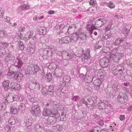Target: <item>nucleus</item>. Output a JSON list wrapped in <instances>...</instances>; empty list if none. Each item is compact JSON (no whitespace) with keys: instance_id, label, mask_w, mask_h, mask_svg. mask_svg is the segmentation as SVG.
Returning a JSON list of instances; mask_svg holds the SVG:
<instances>
[{"instance_id":"nucleus-30","label":"nucleus","mask_w":132,"mask_h":132,"mask_svg":"<svg viewBox=\"0 0 132 132\" xmlns=\"http://www.w3.org/2000/svg\"><path fill=\"white\" fill-rule=\"evenodd\" d=\"M121 41L123 42V41L118 38L116 40L115 42V44L116 45H118L121 43Z\"/></svg>"},{"instance_id":"nucleus-59","label":"nucleus","mask_w":132,"mask_h":132,"mask_svg":"<svg viewBox=\"0 0 132 132\" xmlns=\"http://www.w3.org/2000/svg\"><path fill=\"white\" fill-rule=\"evenodd\" d=\"M43 53H44L43 54L44 55L47 54V51L46 50H45L43 51Z\"/></svg>"},{"instance_id":"nucleus-15","label":"nucleus","mask_w":132,"mask_h":132,"mask_svg":"<svg viewBox=\"0 0 132 132\" xmlns=\"http://www.w3.org/2000/svg\"><path fill=\"white\" fill-rule=\"evenodd\" d=\"M86 28L89 31L93 30L96 29V28L93 24H87L86 26Z\"/></svg>"},{"instance_id":"nucleus-39","label":"nucleus","mask_w":132,"mask_h":132,"mask_svg":"<svg viewBox=\"0 0 132 132\" xmlns=\"http://www.w3.org/2000/svg\"><path fill=\"white\" fill-rule=\"evenodd\" d=\"M79 98L78 96H74L72 98L73 101H78L79 100Z\"/></svg>"},{"instance_id":"nucleus-10","label":"nucleus","mask_w":132,"mask_h":132,"mask_svg":"<svg viewBox=\"0 0 132 132\" xmlns=\"http://www.w3.org/2000/svg\"><path fill=\"white\" fill-rule=\"evenodd\" d=\"M46 121L48 124L53 125L56 122V118L52 116H50L47 118Z\"/></svg>"},{"instance_id":"nucleus-47","label":"nucleus","mask_w":132,"mask_h":132,"mask_svg":"<svg viewBox=\"0 0 132 132\" xmlns=\"http://www.w3.org/2000/svg\"><path fill=\"white\" fill-rule=\"evenodd\" d=\"M89 4L90 5L94 6L95 5V3L94 1L91 0L90 1Z\"/></svg>"},{"instance_id":"nucleus-45","label":"nucleus","mask_w":132,"mask_h":132,"mask_svg":"<svg viewBox=\"0 0 132 132\" xmlns=\"http://www.w3.org/2000/svg\"><path fill=\"white\" fill-rule=\"evenodd\" d=\"M28 33H29L30 34L29 36V38H31L33 35V33L32 32H31L30 31H28L27 34H26V35H27Z\"/></svg>"},{"instance_id":"nucleus-53","label":"nucleus","mask_w":132,"mask_h":132,"mask_svg":"<svg viewBox=\"0 0 132 132\" xmlns=\"http://www.w3.org/2000/svg\"><path fill=\"white\" fill-rule=\"evenodd\" d=\"M61 54L64 56V54H66L67 55V57L69 56V55H68V53L66 52L63 51L62 53Z\"/></svg>"},{"instance_id":"nucleus-40","label":"nucleus","mask_w":132,"mask_h":132,"mask_svg":"<svg viewBox=\"0 0 132 132\" xmlns=\"http://www.w3.org/2000/svg\"><path fill=\"white\" fill-rule=\"evenodd\" d=\"M100 20L101 22L102 25L106 22V20L105 19H100Z\"/></svg>"},{"instance_id":"nucleus-57","label":"nucleus","mask_w":132,"mask_h":132,"mask_svg":"<svg viewBox=\"0 0 132 132\" xmlns=\"http://www.w3.org/2000/svg\"><path fill=\"white\" fill-rule=\"evenodd\" d=\"M97 10V9L96 7H94L92 8V11L93 13H95Z\"/></svg>"},{"instance_id":"nucleus-37","label":"nucleus","mask_w":132,"mask_h":132,"mask_svg":"<svg viewBox=\"0 0 132 132\" xmlns=\"http://www.w3.org/2000/svg\"><path fill=\"white\" fill-rule=\"evenodd\" d=\"M39 34L40 35H43L44 33V29H43V28H41L39 29Z\"/></svg>"},{"instance_id":"nucleus-5","label":"nucleus","mask_w":132,"mask_h":132,"mask_svg":"<svg viewBox=\"0 0 132 132\" xmlns=\"http://www.w3.org/2000/svg\"><path fill=\"white\" fill-rule=\"evenodd\" d=\"M117 100L119 101L120 103H123L127 102L128 101V97L125 94L120 93L117 97Z\"/></svg>"},{"instance_id":"nucleus-58","label":"nucleus","mask_w":132,"mask_h":132,"mask_svg":"<svg viewBox=\"0 0 132 132\" xmlns=\"http://www.w3.org/2000/svg\"><path fill=\"white\" fill-rule=\"evenodd\" d=\"M23 7V10L27 9H28L29 7V6L28 5H26L24 6Z\"/></svg>"},{"instance_id":"nucleus-54","label":"nucleus","mask_w":132,"mask_h":132,"mask_svg":"<svg viewBox=\"0 0 132 132\" xmlns=\"http://www.w3.org/2000/svg\"><path fill=\"white\" fill-rule=\"evenodd\" d=\"M81 100L83 102V104H84L87 105V102L86 101H85L84 99L83 98Z\"/></svg>"},{"instance_id":"nucleus-4","label":"nucleus","mask_w":132,"mask_h":132,"mask_svg":"<svg viewBox=\"0 0 132 132\" xmlns=\"http://www.w3.org/2000/svg\"><path fill=\"white\" fill-rule=\"evenodd\" d=\"M31 89L34 91L39 90L40 88V86L38 82L34 79L31 81V84L29 85Z\"/></svg>"},{"instance_id":"nucleus-34","label":"nucleus","mask_w":132,"mask_h":132,"mask_svg":"<svg viewBox=\"0 0 132 132\" xmlns=\"http://www.w3.org/2000/svg\"><path fill=\"white\" fill-rule=\"evenodd\" d=\"M100 127L98 126L95 127L93 129V130L94 132H95L96 131H97V132H98L100 130Z\"/></svg>"},{"instance_id":"nucleus-29","label":"nucleus","mask_w":132,"mask_h":132,"mask_svg":"<svg viewBox=\"0 0 132 132\" xmlns=\"http://www.w3.org/2000/svg\"><path fill=\"white\" fill-rule=\"evenodd\" d=\"M10 17L7 16H5L4 18V21L5 22H7V23H9L10 24H11V23H10Z\"/></svg>"},{"instance_id":"nucleus-60","label":"nucleus","mask_w":132,"mask_h":132,"mask_svg":"<svg viewBox=\"0 0 132 132\" xmlns=\"http://www.w3.org/2000/svg\"><path fill=\"white\" fill-rule=\"evenodd\" d=\"M106 130V129H104L103 130L102 129L100 131V132H108Z\"/></svg>"},{"instance_id":"nucleus-26","label":"nucleus","mask_w":132,"mask_h":132,"mask_svg":"<svg viewBox=\"0 0 132 132\" xmlns=\"http://www.w3.org/2000/svg\"><path fill=\"white\" fill-rule=\"evenodd\" d=\"M19 100L21 102H22L23 103H26L27 102V101L23 96H21L19 98Z\"/></svg>"},{"instance_id":"nucleus-23","label":"nucleus","mask_w":132,"mask_h":132,"mask_svg":"<svg viewBox=\"0 0 132 132\" xmlns=\"http://www.w3.org/2000/svg\"><path fill=\"white\" fill-rule=\"evenodd\" d=\"M9 123L11 124H14L15 123V120L14 118L13 117H11L9 120Z\"/></svg>"},{"instance_id":"nucleus-17","label":"nucleus","mask_w":132,"mask_h":132,"mask_svg":"<svg viewBox=\"0 0 132 132\" xmlns=\"http://www.w3.org/2000/svg\"><path fill=\"white\" fill-rule=\"evenodd\" d=\"M51 132V131L48 129H46L43 126H41L38 132Z\"/></svg>"},{"instance_id":"nucleus-51","label":"nucleus","mask_w":132,"mask_h":132,"mask_svg":"<svg viewBox=\"0 0 132 132\" xmlns=\"http://www.w3.org/2000/svg\"><path fill=\"white\" fill-rule=\"evenodd\" d=\"M82 104L83 102H82V101L81 100L78 103H77V105L78 106H80L82 105Z\"/></svg>"},{"instance_id":"nucleus-20","label":"nucleus","mask_w":132,"mask_h":132,"mask_svg":"<svg viewBox=\"0 0 132 132\" xmlns=\"http://www.w3.org/2000/svg\"><path fill=\"white\" fill-rule=\"evenodd\" d=\"M122 69H119L118 70V72H117L116 74V76L117 77V78H119L121 76V75L123 73V72L122 71Z\"/></svg>"},{"instance_id":"nucleus-62","label":"nucleus","mask_w":132,"mask_h":132,"mask_svg":"<svg viewBox=\"0 0 132 132\" xmlns=\"http://www.w3.org/2000/svg\"><path fill=\"white\" fill-rule=\"evenodd\" d=\"M3 118L0 117V123H2L3 122Z\"/></svg>"},{"instance_id":"nucleus-8","label":"nucleus","mask_w":132,"mask_h":132,"mask_svg":"<svg viewBox=\"0 0 132 132\" xmlns=\"http://www.w3.org/2000/svg\"><path fill=\"white\" fill-rule=\"evenodd\" d=\"M21 88L20 85L16 83L12 82L11 83V89L13 90H19Z\"/></svg>"},{"instance_id":"nucleus-22","label":"nucleus","mask_w":132,"mask_h":132,"mask_svg":"<svg viewBox=\"0 0 132 132\" xmlns=\"http://www.w3.org/2000/svg\"><path fill=\"white\" fill-rule=\"evenodd\" d=\"M31 122L32 120H31L28 119H27L26 121H25L26 126L28 127L31 125H32Z\"/></svg>"},{"instance_id":"nucleus-42","label":"nucleus","mask_w":132,"mask_h":132,"mask_svg":"<svg viewBox=\"0 0 132 132\" xmlns=\"http://www.w3.org/2000/svg\"><path fill=\"white\" fill-rule=\"evenodd\" d=\"M98 122L99 125L101 126H103L104 125V121L103 120H100Z\"/></svg>"},{"instance_id":"nucleus-56","label":"nucleus","mask_w":132,"mask_h":132,"mask_svg":"<svg viewBox=\"0 0 132 132\" xmlns=\"http://www.w3.org/2000/svg\"><path fill=\"white\" fill-rule=\"evenodd\" d=\"M54 13V11H50L48 12V13L50 14H53Z\"/></svg>"},{"instance_id":"nucleus-3","label":"nucleus","mask_w":132,"mask_h":132,"mask_svg":"<svg viewBox=\"0 0 132 132\" xmlns=\"http://www.w3.org/2000/svg\"><path fill=\"white\" fill-rule=\"evenodd\" d=\"M39 70L38 67L36 65H33L28 67L26 71H27V73L30 74V73H37Z\"/></svg>"},{"instance_id":"nucleus-43","label":"nucleus","mask_w":132,"mask_h":132,"mask_svg":"<svg viewBox=\"0 0 132 132\" xmlns=\"http://www.w3.org/2000/svg\"><path fill=\"white\" fill-rule=\"evenodd\" d=\"M24 103H21L20 105L19 106L18 109L20 111H21L22 110V109L23 105V104Z\"/></svg>"},{"instance_id":"nucleus-13","label":"nucleus","mask_w":132,"mask_h":132,"mask_svg":"<svg viewBox=\"0 0 132 132\" xmlns=\"http://www.w3.org/2000/svg\"><path fill=\"white\" fill-rule=\"evenodd\" d=\"M15 64L16 66H17L19 68H21L22 65V62L21 60V59L16 58Z\"/></svg>"},{"instance_id":"nucleus-24","label":"nucleus","mask_w":132,"mask_h":132,"mask_svg":"<svg viewBox=\"0 0 132 132\" xmlns=\"http://www.w3.org/2000/svg\"><path fill=\"white\" fill-rule=\"evenodd\" d=\"M95 24L97 27H100L102 25L101 22L100 21V19L95 22Z\"/></svg>"},{"instance_id":"nucleus-55","label":"nucleus","mask_w":132,"mask_h":132,"mask_svg":"<svg viewBox=\"0 0 132 132\" xmlns=\"http://www.w3.org/2000/svg\"><path fill=\"white\" fill-rule=\"evenodd\" d=\"M81 100L83 102V104H84L87 105V102L86 101H85L84 99L83 98Z\"/></svg>"},{"instance_id":"nucleus-14","label":"nucleus","mask_w":132,"mask_h":132,"mask_svg":"<svg viewBox=\"0 0 132 132\" xmlns=\"http://www.w3.org/2000/svg\"><path fill=\"white\" fill-rule=\"evenodd\" d=\"M18 110L17 109L13 106H11L10 107V112L12 114H16L18 113Z\"/></svg>"},{"instance_id":"nucleus-11","label":"nucleus","mask_w":132,"mask_h":132,"mask_svg":"<svg viewBox=\"0 0 132 132\" xmlns=\"http://www.w3.org/2000/svg\"><path fill=\"white\" fill-rule=\"evenodd\" d=\"M10 82V81L8 80H5L3 82V86L5 90H7L9 89Z\"/></svg>"},{"instance_id":"nucleus-31","label":"nucleus","mask_w":132,"mask_h":132,"mask_svg":"<svg viewBox=\"0 0 132 132\" xmlns=\"http://www.w3.org/2000/svg\"><path fill=\"white\" fill-rule=\"evenodd\" d=\"M19 48L21 50H23L24 48V46L23 44V43L22 42H20L19 43Z\"/></svg>"},{"instance_id":"nucleus-49","label":"nucleus","mask_w":132,"mask_h":132,"mask_svg":"<svg viewBox=\"0 0 132 132\" xmlns=\"http://www.w3.org/2000/svg\"><path fill=\"white\" fill-rule=\"evenodd\" d=\"M97 99V96H95L93 97L92 98V100L93 101H95V102H96Z\"/></svg>"},{"instance_id":"nucleus-9","label":"nucleus","mask_w":132,"mask_h":132,"mask_svg":"<svg viewBox=\"0 0 132 132\" xmlns=\"http://www.w3.org/2000/svg\"><path fill=\"white\" fill-rule=\"evenodd\" d=\"M71 42L70 38L68 36L62 38L59 41V43L61 44L69 43Z\"/></svg>"},{"instance_id":"nucleus-19","label":"nucleus","mask_w":132,"mask_h":132,"mask_svg":"<svg viewBox=\"0 0 132 132\" xmlns=\"http://www.w3.org/2000/svg\"><path fill=\"white\" fill-rule=\"evenodd\" d=\"M53 88H54L52 86H49L48 88V91H47L48 93V92H50L51 93H48V94H50V95H52L53 94Z\"/></svg>"},{"instance_id":"nucleus-2","label":"nucleus","mask_w":132,"mask_h":132,"mask_svg":"<svg viewBox=\"0 0 132 132\" xmlns=\"http://www.w3.org/2000/svg\"><path fill=\"white\" fill-rule=\"evenodd\" d=\"M52 114L55 115L57 117H59L60 116L57 110H56L54 111H51L50 110L46 108L44 109L43 112V116L48 117Z\"/></svg>"},{"instance_id":"nucleus-32","label":"nucleus","mask_w":132,"mask_h":132,"mask_svg":"<svg viewBox=\"0 0 132 132\" xmlns=\"http://www.w3.org/2000/svg\"><path fill=\"white\" fill-rule=\"evenodd\" d=\"M2 101V103L5 104V105L8 104L9 103V101L6 97H5L3 99Z\"/></svg>"},{"instance_id":"nucleus-12","label":"nucleus","mask_w":132,"mask_h":132,"mask_svg":"<svg viewBox=\"0 0 132 132\" xmlns=\"http://www.w3.org/2000/svg\"><path fill=\"white\" fill-rule=\"evenodd\" d=\"M23 76L22 74L20 73H16L14 75V78L19 82H20L22 80Z\"/></svg>"},{"instance_id":"nucleus-7","label":"nucleus","mask_w":132,"mask_h":132,"mask_svg":"<svg viewBox=\"0 0 132 132\" xmlns=\"http://www.w3.org/2000/svg\"><path fill=\"white\" fill-rule=\"evenodd\" d=\"M108 103V102L107 101H104L103 102L101 101L98 103V106L99 109L100 110H104L106 109V105Z\"/></svg>"},{"instance_id":"nucleus-63","label":"nucleus","mask_w":132,"mask_h":132,"mask_svg":"<svg viewBox=\"0 0 132 132\" xmlns=\"http://www.w3.org/2000/svg\"><path fill=\"white\" fill-rule=\"evenodd\" d=\"M30 99L31 102H34V98H32Z\"/></svg>"},{"instance_id":"nucleus-61","label":"nucleus","mask_w":132,"mask_h":132,"mask_svg":"<svg viewBox=\"0 0 132 132\" xmlns=\"http://www.w3.org/2000/svg\"><path fill=\"white\" fill-rule=\"evenodd\" d=\"M123 85H124L125 86H128L129 85V84L128 83H124Z\"/></svg>"},{"instance_id":"nucleus-38","label":"nucleus","mask_w":132,"mask_h":132,"mask_svg":"<svg viewBox=\"0 0 132 132\" xmlns=\"http://www.w3.org/2000/svg\"><path fill=\"white\" fill-rule=\"evenodd\" d=\"M11 128L9 127H4V130L5 132H10V131Z\"/></svg>"},{"instance_id":"nucleus-52","label":"nucleus","mask_w":132,"mask_h":132,"mask_svg":"<svg viewBox=\"0 0 132 132\" xmlns=\"http://www.w3.org/2000/svg\"><path fill=\"white\" fill-rule=\"evenodd\" d=\"M127 110L128 111H131L132 110V104L130 105V106L128 108Z\"/></svg>"},{"instance_id":"nucleus-64","label":"nucleus","mask_w":132,"mask_h":132,"mask_svg":"<svg viewBox=\"0 0 132 132\" xmlns=\"http://www.w3.org/2000/svg\"><path fill=\"white\" fill-rule=\"evenodd\" d=\"M118 54V55H120L121 57H122L123 55V54L122 53H119Z\"/></svg>"},{"instance_id":"nucleus-28","label":"nucleus","mask_w":132,"mask_h":132,"mask_svg":"<svg viewBox=\"0 0 132 132\" xmlns=\"http://www.w3.org/2000/svg\"><path fill=\"white\" fill-rule=\"evenodd\" d=\"M46 77L49 80V81H51L52 78V74L51 73H48L46 75Z\"/></svg>"},{"instance_id":"nucleus-27","label":"nucleus","mask_w":132,"mask_h":132,"mask_svg":"<svg viewBox=\"0 0 132 132\" xmlns=\"http://www.w3.org/2000/svg\"><path fill=\"white\" fill-rule=\"evenodd\" d=\"M107 6L110 9H112L114 8L115 5L113 3L110 2L108 4Z\"/></svg>"},{"instance_id":"nucleus-50","label":"nucleus","mask_w":132,"mask_h":132,"mask_svg":"<svg viewBox=\"0 0 132 132\" xmlns=\"http://www.w3.org/2000/svg\"><path fill=\"white\" fill-rule=\"evenodd\" d=\"M118 70L117 69H115L113 70L112 73L115 76H116V73L118 72Z\"/></svg>"},{"instance_id":"nucleus-16","label":"nucleus","mask_w":132,"mask_h":132,"mask_svg":"<svg viewBox=\"0 0 132 132\" xmlns=\"http://www.w3.org/2000/svg\"><path fill=\"white\" fill-rule=\"evenodd\" d=\"M131 28L130 27L129 25H127L125 27V29L123 31V33L125 36H127Z\"/></svg>"},{"instance_id":"nucleus-44","label":"nucleus","mask_w":132,"mask_h":132,"mask_svg":"<svg viewBox=\"0 0 132 132\" xmlns=\"http://www.w3.org/2000/svg\"><path fill=\"white\" fill-rule=\"evenodd\" d=\"M56 127L59 131H61L62 130V127L61 126L57 125L56 126Z\"/></svg>"},{"instance_id":"nucleus-36","label":"nucleus","mask_w":132,"mask_h":132,"mask_svg":"<svg viewBox=\"0 0 132 132\" xmlns=\"http://www.w3.org/2000/svg\"><path fill=\"white\" fill-rule=\"evenodd\" d=\"M10 115V113L9 112H7L4 113L3 115L4 118H7Z\"/></svg>"},{"instance_id":"nucleus-33","label":"nucleus","mask_w":132,"mask_h":132,"mask_svg":"<svg viewBox=\"0 0 132 132\" xmlns=\"http://www.w3.org/2000/svg\"><path fill=\"white\" fill-rule=\"evenodd\" d=\"M2 45H1L2 47H3L4 49L6 48L8 46L9 44L6 42L2 43Z\"/></svg>"},{"instance_id":"nucleus-48","label":"nucleus","mask_w":132,"mask_h":132,"mask_svg":"<svg viewBox=\"0 0 132 132\" xmlns=\"http://www.w3.org/2000/svg\"><path fill=\"white\" fill-rule=\"evenodd\" d=\"M85 57H87V58H89L90 57L89 52L88 51L87 52V53L85 54Z\"/></svg>"},{"instance_id":"nucleus-1","label":"nucleus","mask_w":132,"mask_h":132,"mask_svg":"<svg viewBox=\"0 0 132 132\" xmlns=\"http://www.w3.org/2000/svg\"><path fill=\"white\" fill-rule=\"evenodd\" d=\"M40 108L39 105L35 104V103L34 102L30 109V112L36 117L38 116L41 112Z\"/></svg>"},{"instance_id":"nucleus-18","label":"nucleus","mask_w":132,"mask_h":132,"mask_svg":"<svg viewBox=\"0 0 132 132\" xmlns=\"http://www.w3.org/2000/svg\"><path fill=\"white\" fill-rule=\"evenodd\" d=\"M112 24V22H109V25H108L107 26L105 27V30L106 31H108L110 29L112 28L111 27V25Z\"/></svg>"},{"instance_id":"nucleus-25","label":"nucleus","mask_w":132,"mask_h":132,"mask_svg":"<svg viewBox=\"0 0 132 132\" xmlns=\"http://www.w3.org/2000/svg\"><path fill=\"white\" fill-rule=\"evenodd\" d=\"M110 50V47H105L103 49V51L104 53H107L109 52Z\"/></svg>"},{"instance_id":"nucleus-6","label":"nucleus","mask_w":132,"mask_h":132,"mask_svg":"<svg viewBox=\"0 0 132 132\" xmlns=\"http://www.w3.org/2000/svg\"><path fill=\"white\" fill-rule=\"evenodd\" d=\"M6 97L9 101L11 102L16 101L18 98L17 95L11 93H7L6 94Z\"/></svg>"},{"instance_id":"nucleus-21","label":"nucleus","mask_w":132,"mask_h":132,"mask_svg":"<svg viewBox=\"0 0 132 132\" xmlns=\"http://www.w3.org/2000/svg\"><path fill=\"white\" fill-rule=\"evenodd\" d=\"M41 92L42 94L44 95L47 94L48 93L47 89L43 86L42 87Z\"/></svg>"},{"instance_id":"nucleus-41","label":"nucleus","mask_w":132,"mask_h":132,"mask_svg":"<svg viewBox=\"0 0 132 132\" xmlns=\"http://www.w3.org/2000/svg\"><path fill=\"white\" fill-rule=\"evenodd\" d=\"M110 38V36L106 34H104L103 35V38L104 39H105V40L107 39Z\"/></svg>"},{"instance_id":"nucleus-46","label":"nucleus","mask_w":132,"mask_h":132,"mask_svg":"<svg viewBox=\"0 0 132 132\" xmlns=\"http://www.w3.org/2000/svg\"><path fill=\"white\" fill-rule=\"evenodd\" d=\"M119 118L122 121L125 119V116L123 115H121Z\"/></svg>"},{"instance_id":"nucleus-35","label":"nucleus","mask_w":132,"mask_h":132,"mask_svg":"<svg viewBox=\"0 0 132 132\" xmlns=\"http://www.w3.org/2000/svg\"><path fill=\"white\" fill-rule=\"evenodd\" d=\"M41 126L39 124H35V128L38 131H39Z\"/></svg>"}]
</instances>
